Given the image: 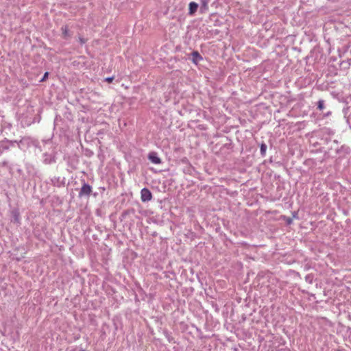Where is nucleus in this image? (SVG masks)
Instances as JSON below:
<instances>
[{
    "label": "nucleus",
    "instance_id": "9b49d317",
    "mask_svg": "<svg viewBox=\"0 0 351 351\" xmlns=\"http://www.w3.org/2000/svg\"><path fill=\"white\" fill-rule=\"evenodd\" d=\"M267 145L265 143H262L260 147L261 155L264 157L266 154Z\"/></svg>",
    "mask_w": 351,
    "mask_h": 351
},
{
    "label": "nucleus",
    "instance_id": "b1692460",
    "mask_svg": "<svg viewBox=\"0 0 351 351\" xmlns=\"http://www.w3.org/2000/svg\"><path fill=\"white\" fill-rule=\"evenodd\" d=\"M206 5H206V2H204V4H203V6H206Z\"/></svg>",
    "mask_w": 351,
    "mask_h": 351
},
{
    "label": "nucleus",
    "instance_id": "0eeeda50",
    "mask_svg": "<svg viewBox=\"0 0 351 351\" xmlns=\"http://www.w3.org/2000/svg\"><path fill=\"white\" fill-rule=\"evenodd\" d=\"M148 159L154 164L159 165L162 163V160L156 152H152L148 154Z\"/></svg>",
    "mask_w": 351,
    "mask_h": 351
},
{
    "label": "nucleus",
    "instance_id": "393cba45",
    "mask_svg": "<svg viewBox=\"0 0 351 351\" xmlns=\"http://www.w3.org/2000/svg\"><path fill=\"white\" fill-rule=\"evenodd\" d=\"M3 165H6V162H5V161H4V162H3Z\"/></svg>",
    "mask_w": 351,
    "mask_h": 351
},
{
    "label": "nucleus",
    "instance_id": "20e7f679",
    "mask_svg": "<svg viewBox=\"0 0 351 351\" xmlns=\"http://www.w3.org/2000/svg\"><path fill=\"white\" fill-rule=\"evenodd\" d=\"M51 184L53 186H56L58 188H62L65 186L66 184V178L64 177L60 176H55L51 178Z\"/></svg>",
    "mask_w": 351,
    "mask_h": 351
},
{
    "label": "nucleus",
    "instance_id": "4468645a",
    "mask_svg": "<svg viewBox=\"0 0 351 351\" xmlns=\"http://www.w3.org/2000/svg\"><path fill=\"white\" fill-rule=\"evenodd\" d=\"M61 29H62V34L64 35V36H68V34H69V29H68V27L66 25L62 26Z\"/></svg>",
    "mask_w": 351,
    "mask_h": 351
},
{
    "label": "nucleus",
    "instance_id": "6e6552de",
    "mask_svg": "<svg viewBox=\"0 0 351 351\" xmlns=\"http://www.w3.org/2000/svg\"><path fill=\"white\" fill-rule=\"evenodd\" d=\"M192 59L191 61L193 64H197L200 61L203 60V57L197 51H194L191 53Z\"/></svg>",
    "mask_w": 351,
    "mask_h": 351
},
{
    "label": "nucleus",
    "instance_id": "f257e3e1",
    "mask_svg": "<svg viewBox=\"0 0 351 351\" xmlns=\"http://www.w3.org/2000/svg\"><path fill=\"white\" fill-rule=\"evenodd\" d=\"M137 219H139V217L136 214L134 208H129L123 210L120 216V220L121 221H125L130 223H134Z\"/></svg>",
    "mask_w": 351,
    "mask_h": 351
},
{
    "label": "nucleus",
    "instance_id": "5701e85b",
    "mask_svg": "<svg viewBox=\"0 0 351 351\" xmlns=\"http://www.w3.org/2000/svg\"><path fill=\"white\" fill-rule=\"evenodd\" d=\"M93 195L94 197H97V193H94Z\"/></svg>",
    "mask_w": 351,
    "mask_h": 351
},
{
    "label": "nucleus",
    "instance_id": "2eb2a0df",
    "mask_svg": "<svg viewBox=\"0 0 351 351\" xmlns=\"http://www.w3.org/2000/svg\"><path fill=\"white\" fill-rule=\"evenodd\" d=\"M164 335H165V337L167 339L169 342H173V339L167 331H165Z\"/></svg>",
    "mask_w": 351,
    "mask_h": 351
},
{
    "label": "nucleus",
    "instance_id": "dca6fc26",
    "mask_svg": "<svg viewBox=\"0 0 351 351\" xmlns=\"http://www.w3.org/2000/svg\"><path fill=\"white\" fill-rule=\"evenodd\" d=\"M49 76V72H45L43 76V77L40 80V82H45L46 80V79Z\"/></svg>",
    "mask_w": 351,
    "mask_h": 351
},
{
    "label": "nucleus",
    "instance_id": "7ed1b4c3",
    "mask_svg": "<svg viewBox=\"0 0 351 351\" xmlns=\"http://www.w3.org/2000/svg\"><path fill=\"white\" fill-rule=\"evenodd\" d=\"M92 186L84 180L82 186L79 191L78 197L80 198H88L92 193Z\"/></svg>",
    "mask_w": 351,
    "mask_h": 351
},
{
    "label": "nucleus",
    "instance_id": "9d476101",
    "mask_svg": "<svg viewBox=\"0 0 351 351\" xmlns=\"http://www.w3.org/2000/svg\"><path fill=\"white\" fill-rule=\"evenodd\" d=\"M12 221H14L16 223H20V214H19V212L18 210L15 209L12 211Z\"/></svg>",
    "mask_w": 351,
    "mask_h": 351
},
{
    "label": "nucleus",
    "instance_id": "39448f33",
    "mask_svg": "<svg viewBox=\"0 0 351 351\" xmlns=\"http://www.w3.org/2000/svg\"><path fill=\"white\" fill-rule=\"evenodd\" d=\"M141 198L143 202L150 201L152 198L151 191L147 188L142 189L141 191Z\"/></svg>",
    "mask_w": 351,
    "mask_h": 351
},
{
    "label": "nucleus",
    "instance_id": "f3484780",
    "mask_svg": "<svg viewBox=\"0 0 351 351\" xmlns=\"http://www.w3.org/2000/svg\"><path fill=\"white\" fill-rule=\"evenodd\" d=\"M113 80H114V77H113V76H112V77H106V78L104 79V81H105V82H108V83H110V82H112L113 81Z\"/></svg>",
    "mask_w": 351,
    "mask_h": 351
},
{
    "label": "nucleus",
    "instance_id": "a211bd4d",
    "mask_svg": "<svg viewBox=\"0 0 351 351\" xmlns=\"http://www.w3.org/2000/svg\"><path fill=\"white\" fill-rule=\"evenodd\" d=\"M7 142L9 143L10 146H14L15 144H17V141L16 140H14V141H8V140H7Z\"/></svg>",
    "mask_w": 351,
    "mask_h": 351
},
{
    "label": "nucleus",
    "instance_id": "ddd939ff",
    "mask_svg": "<svg viewBox=\"0 0 351 351\" xmlns=\"http://www.w3.org/2000/svg\"><path fill=\"white\" fill-rule=\"evenodd\" d=\"M305 280L309 284H312L313 281V274H307L305 276Z\"/></svg>",
    "mask_w": 351,
    "mask_h": 351
},
{
    "label": "nucleus",
    "instance_id": "412c9836",
    "mask_svg": "<svg viewBox=\"0 0 351 351\" xmlns=\"http://www.w3.org/2000/svg\"><path fill=\"white\" fill-rule=\"evenodd\" d=\"M287 222L288 224H291V222H292V219L289 218L288 220L287 221Z\"/></svg>",
    "mask_w": 351,
    "mask_h": 351
},
{
    "label": "nucleus",
    "instance_id": "6ab92c4d",
    "mask_svg": "<svg viewBox=\"0 0 351 351\" xmlns=\"http://www.w3.org/2000/svg\"><path fill=\"white\" fill-rule=\"evenodd\" d=\"M1 148L2 149H0V156L3 154V150L8 149L9 147L2 145Z\"/></svg>",
    "mask_w": 351,
    "mask_h": 351
},
{
    "label": "nucleus",
    "instance_id": "4be33fe9",
    "mask_svg": "<svg viewBox=\"0 0 351 351\" xmlns=\"http://www.w3.org/2000/svg\"><path fill=\"white\" fill-rule=\"evenodd\" d=\"M80 42H81V43H82V44H83V43H84V39H83V38H80Z\"/></svg>",
    "mask_w": 351,
    "mask_h": 351
},
{
    "label": "nucleus",
    "instance_id": "aec40b11",
    "mask_svg": "<svg viewBox=\"0 0 351 351\" xmlns=\"http://www.w3.org/2000/svg\"><path fill=\"white\" fill-rule=\"evenodd\" d=\"M331 114V112L330 111H328V112H326V114H324V117H327L328 116H330Z\"/></svg>",
    "mask_w": 351,
    "mask_h": 351
},
{
    "label": "nucleus",
    "instance_id": "f03ea898",
    "mask_svg": "<svg viewBox=\"0 0 351 351\" xmlns=\"http://www.w3.org/2000/svg\"><path fill=\"white\" fill-rule=\"evenodd\" d=\"M57 152L55 148L49 152H45L42 154V161L45 165H51L56 162Z\"/></svg>",
    "mask_w": 351,
    "mask_h": 351
},
{
    "label": "nucleus",
    "instance_id": "f8f14e48",
    "mask_svg": "<svg viewBox=\"0 0 351 351\" xmlns=\"http://www.w3.org/2000/svg\"><path fill=\"white\" fill-rule=\"evenodd\" d=\"M317 109L319 110H322L324 108V101L323 99H319L317 103Z\"/></svg>",
    "mask_w": 351,
    "mask_h": 351
},
{
    "label": "nucleus",
    "instance_id": "423d86ee",
    "mask_svg": "<svg viewBox=\"0 0 351 351\" xmlns=\"http://www.w3.org/2000/svg\"><path fill=\"white\" fill-rule=\"evenodd\" d=\"M31 138L29 137H23L20 141H17V145L19 149H25L30 146Z\"/></svg>",
    "mask_w": 351,
    "mask_h": 351
},
{
    "label": "nucleus",
    "instance_id": "1a4fd4ad",
    "mask_svg": "<svg viewBox=\"0 0 351 351\" xmlns=\"http://www.w3.org/2000/svg\"><path fill=\"white\" fill-rule=\"evenodd\" d=\"M198 4L194 1L190 2L189 5V14L193 15L197 10Z\"/></svg>",
    "mask_w": 351,
    "mask_h": 351
},
{
    "label": "nucleus",
    "instance_id": "a878e982",
    "mask_svg": "<svg viewBox=\"0 0 351 351\" xmlns=\"http://www.w3.org/2000/svg\"><path fill=\"white\" fill-rule=\"evenodd\" d=\"M80 351H85V350H80Z\"/></svg>",
    "mask_w": 351,
    "mask_h": 351
}]
</instances>
